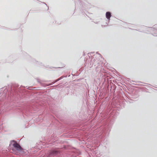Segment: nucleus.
<instances>
[{
	"label": "nucleus",
	"instance_id": "obj_2",
	"mask_svg": "<svg viewBox=\"0 0 157 157\" xmlns=\"http://www.w3.org/2000/svg\"><path fill=\"white\" fill-rule=\"evenodd\" d=\"M111 16V13L109 12H107L106 13V18L108 20H110V18Z\"/></svg>",
	"mask_w": 157,
	"mask_h": 157
},
{
	"label": "nucleus",
	"instance_id": "obj_3",
	"mask_svg": "<svg viewBox=\"0 0 157 157\" xmlns=\"http://www.w3.org/2000/svg\"><path fill=\"white\" fill-rule=\"evenodd\" d=\"M58 152V151H53L52 152V153L53 154H57V153Z\"/></svg>",
	"mask_w": 157,
	"mask_h": 157
},
{
	"label": "nucleus",
	"instance_id": "obj_1",
	"mask_svg": "<svg viewBox=\"0 0 157 157\" xmlns=\"http://www.w3.org/2000/svg\"><path fill=\"white\" fill-rule=\"evenodd\" d=\"M13 145L17 150L20 151L22 150V148L20 145L16 142L13 144Z\"/></svg>",
	"mask_w": 157,
	"mask_h": 157
}]
</instances>
